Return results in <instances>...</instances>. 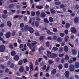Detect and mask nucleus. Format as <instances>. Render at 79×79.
Here are the masks:
<instances>
[{"label": "nucleus", "instance_id": "nucleus-1", "mask_svg": "<svg viewBox=\"0 0 79 79\" xmlns=\"http://www.w3.org/2000/svg\"><path fill=\"white\" fill-rule=\"evenodd\" d=\"M5 46L4 45H1L0 46V52H3L5 50Z\"/></svg>", "mask_w": 79, "mask_h": 79}, {"label": "nucleus", "instance_id": "nucleus-2", "mask_svg": "<svg viewBox=\"0 0 79 79\" xmlns=\"http://www.w3.org/2000/svg\"><path fill=\"white\" fill-rule=\"evenodd\" d=\"M70 30L72 33H76L77 32V31L74 27H71Z\"/></svg>", "mask_w": 79, "mask_h": 79}, {"label": "nucleus", "instance_id": "nucleus-3", "mask_svg": "<svg viewBox=\"0 0 79 79\" xmlns=\"http://www.w3.org/2000/svg\"><path fill=\"white\" fill-rule=\"evenodd\" d=\"M75 69L74 68V66L73 64H71L69 66V70L70 71H74Z\"/></svg>", "mask_w": 79, "mask_h": 79}, {"label": "nucleus", "instance_id": "nucleus-4", "mask_svg": "<svg viewBox=\"0 0 79 79\" xmlns=\"http://www.w3.org/2000/svg\"><path fill=\"white\" fill-rule=\"evenodd\" d=\"M42 60V58H39L38 60H36V61L35 62V65H39V62H40L41 60Z\"/></svg>", "mask_w": 79, "mask_h": 79}, {"label": "nucleus", "instance_id": "nucleus-5", "mask_svg": "<svg viewBox=\"0 0 79 79\" xmlns=\"http://www.w3.org/2000/svg\"><path fill=\"white\" fill-rule=\"evenodd\" d=\"M50 56L52 58H56L57 56V55L55 53H52L50 55Z\"/></svg>", "mask_w": 79, "mask_h": 79}, {"label": "nucleus", "instance_id": "nucleus-6", "mask_svg": "<svg viewBox=\"0 0 79 79\" xmlns=\"http://www.w3.org/2000/svg\"><path fill=\"white\" fill-rule=\"evenodd\" d=\"M28 30L31 34H32V33H33L34 31V29L31 27H30L29 28Z\"/></svg>", "mask_w": 79, "mask_h": 79}, {"label": "nucleus", "instance_id": "nucleus-7", "mask_svg": "<svg viewBox=\"0 0 79 79\" xmlns=\"http://www.w3.org/2000/svg\"><path fill=\"white\" fill-rule=\"evenodd\" d=\"M65 76L66 77H69V72L68 71H66L65 73Z\"/></svg>", "mask_w": 79, "mask_h": 79}, {"label": "nucleus", "instance_id": "nucleus-8", "mask_svg": "<svg viewBox=\"0 0 79 79\" xmlns=\"http://www.w3.org/2000/svg\"><path fill=\"white\" fill-rule=\"evenodd\" d=\"M11 36V33L8 32L6 35V38H9Z\"/></svg>", "mask_w": 79, "mask_h": 79}, {"label": "nucleus", "instance_id": "nucleus-9", "mask_svg": "<svg viewBox=\"0 0 79 79\" xmlns=\"http://www.w3.org/2000/svg\"><path fill=\"white\" fill-rule=\"evenodd\" d=\"M74 66L76 68L78 69L79 68V63L77 62L75 63Z\"/></svg>", "mask_w": 79, "mask_h": 79}, {"label": "nucleus", "instance_id": "nucleus-10", "mask_svg": "<svg viewBox=\"0 0 79 79\" xmlns=\"http://www.w3.org/2000/svg\"><path fill=\"white\" fill-rule=\"evenodd\" d=\"M45 16H46V14H45V12H42V13L41 14V17L42 18H44V17H45Z\"/></svg>", "mask_w": 79, "mask_h": 79}, {"label": "nucleus", "instance_id": "nucleus-11", "mask_svg": "<svg viewBox=\"0 0 79 79\" xmlns=\"http://www.w3.org/2000/svg\"><path fill=\"white\" fill-rule=\"evenodd\" d=\"M16 54V52L15 51H12L11 52V55L12 56H15Z\"/></svg>", "mask_w": 79, "mask_h": 79}, {"label": "nucleus", "instance_id": "nucleus-12", "mask_svg": "<svg viewBox=\"0 0 79 79\" xmlns=\"http://www.w3.org/2000/svg\"><path fill=\"white\" fill-rule=\"evenodd\" d=\"M72 51V53L73 55H75L77 54V51H76V49H73Z\"/></svg>", "mask_w": 79, "mask_h": 79}, {"label": "nucleus", "instance_id": "nucleus-13", "mask_svg": "<svg viewBox=\"0 0 79 79\" xmlns=\"http://www.w3.org/2000/svg\"><path fill=\"white\" fill-rule=\"evenodd\" d=\"M19 56L17 55H16L14 57V59L16 61H18L19 60Z\"/></svg>", "mask_w": 79, "mask_h": 79}, {"label": "nucleus", "instance_id": "nucleus-14", "mask_svg": "<svg viewBox=\"0 0 79 79\" xmlns=\"http://www.w3.org/2000/svg\"><path fill=\"white\" fill-rule=\"evenodd\" d=\"M23 17V15H15L14 16V18H22V17Z\"/></svg>", "mask_w": 79, "mask_h": 79}, {"label": "nucleus", "instance_id": "nucleus-15", "mask_svg": "<svg viewBox=\"0 0 79 79\" xmlns=\"http://www.w3.org/2000/svg\"><path fill=\"white\" fill-rule=\"evenodd\" d=\"M79 21V18L76 17L74 19V22L75 23H77Z\"/></svg>", "mask_w": 79, "mask_h": 79}, {"label": "nucleus", "instance_id": "nucleus-16", "mask_svg": "<svg viewBox=\"0 0 79 79\" xmlns=\"http://www.w3.org/2000/svg\"><path fill=\"white\" fill-rule=\"evenodd\" d=\"M56 73V69H54L51 71L52 74H55Z\"/></svg>", "mask_w": 79, "mask_h": 79}, {"label": "nucleus", "instance_id": "nucleus-17", "mask_svg": "<svg viewBox=\"0 0 79 79\" xmlns=\"http://www.w3.org/2000/svg\"><path fill=\"white\" fill-rule=\"evenodd\" d=\"M19 71L20 73H23L24 71V67L23 66H21L20 67L19 69Z\"/></svg>", "mask_w": 79, "mask_h": 79}, {"label": "nucleus", "instance_id": "nucleus-18", "mask_svg": "<svg viewBox=\"0 0 79 79\" xmlns=\"http://www.w3.org/2000/svg\"><path fill=\"white\" fill-rule=\"evenodd\" d=\"M50 11H51L52 14H55V13H56V11H55V10L53 9H50Z\"/></svg>", "mask_w": 79, "mask_h": 79}, {"label": "nucleus", "instance_id": "nucleus-19", "mask_svg": "<svg viewBox=\"0 0 79 79\" xmlns=\"http://www.w3.org/2000/svg\"><path fill=\"white\" fill-rule=\"evenodd\" d=\"M7 25L9 27H11L12 24L10 21H8L7 22Z\"/></svg>", "mask_w": 79, "mask_h": 79}, {"label": "nucleus", "instance_id": "nucleus-20", "mask_svg": "<svg viewBox=\"0 0 79 79\" xmlns=\"http://www.w3.org/2000/svg\"><path fill=\"white\" fill-rule=\"evenodd\" d=\"M15 66V64L12 63L10 64V68L13 69V68H14Z\"/></svg>", "mask_w": 79, "mask_h": 79}, {"label": "nucleus", "instance_id": "nucleus-21", "mask_svg": "<svg viewBox=\"0 0 79 79\" xmlns=\"http://www.w3.org/2000/svg\"><path fill=\"white\" fill-rule=\"evenodd\" d=\"M44 22L46 23H47L48 24L49 23V21H48V20L47 18H44Z\"/></svg>", "mask_w": 79, "mask_h": 79}, {"label": "nucleus", "instance_id": "nucleus-22", "mask_svg": "<svg viewBox=\"0 0 79 79\" xmlns=\"http://www.w3.org/2000/svg\"><path fill=\"white\" fill-rule=\"evenodd\" d=\"M47 32L48 34H50V35H53V32H51L50 30H47Z\"/></svg>", "mask_w": 79, "mask_h": 79}, {"label": "nucleus", "instance_id": "nucleus-23", "mask_svg": "<svg viewBox=\"0 0 79 79\" xmlns=\"http://www.w3.org/2000/svg\"><path fill=\"white\" fill-rule=\"evenodd\" d=\"M9 48H10V49H13V48H14V47L13 46V45L12 44H10Z\"/></svg>", "mask_w": 79, "mask_h": 79}, {"label": "nucleus", "instance_id": "nucleus-24", "mask_svg": "<svg viewBox=\"0 0 79 79\" xmlns=\"http://www.w3.org/2000/svg\"><path fill=\"white\" fill-rule=\"evenodd\" d=\"M59 69L60 70V69H61L62 68H63V65H62L61 64H60L58 66Z\"/></svg>", "mask_w": 79, "mask_h": 79}, {"label": "nucleus", "instance_id": "nucleus-25", "mask_svg": "<svg viewBox=\"0 0 79 79\" xmlns=\"http://www.w3.org/2000/svg\"><path fill=\"white\" fill-rule=\"evenodd\" d=\"M35 36H40V34L38 31H35Z\"/></svg>", "mask_w": 79, "mask_h": 79}, {"label": "nucleus", "instance_id": "nucleus-26", "mask_svg": "<svg viewBox=\"0 0 79 79\" xmlns=\"http://www.w3.org/2000/svg\"><path fill=\"white\" fill-rule=\"evenodd\" d=\"M64 50L65 52H68V46H66L64 47Z\"/></svg>", "mask_w": 79, "mask_h": 79}, {"label": "nucleus", "instance_id": "nucleus-27", "mask_svg": "<svg viewBox=\"0 0 79 79\" xmlns=\"http://www.w3.org/2000/svg\"><path fill=\"white\" fill-rule=\"evenodd\" d=\"M35 24L36 27H38L39 25V22L36 21L35 22Z\"/></svg>", "mask_w": 79, "mask_h": 79}, {"label": "nucleus", "instance_id": "nucleus-28", "mask_svg": "<svg viewBox=\"0 0 79 79\" xmlns=\"http://www.w3.org/2000/svg\"><path fill=\"white\" fill-rule=\"evenodd\" d=\"M49 21H50V22H52L53 21V18H52V17H50L49 18Z\"/></svg>", "mask_w": 79, "mask_h": 79}, {"label": "nucleus", "instance_id": "nucleus-29", "mask_svg": "<svg viewBox=\"0 0 79 79\" xmlns=\"http://www.w3.org/2000/svg\"><path fill=\"white\" fill-rule=\"evenodd\" d=\"M46 46L47 47H49L50 46V43L48 41L46 43Z\"/></svg>", "mask_w": 79, "mask_h": 79}, {"label": "nucleus", "instance_id": "nucleus-30", "mask_svg": "<svg viewBox=\"0 0 79 79\" xmlns=\"http://www.w3.org/2000/svg\"><path fill=\"white\" fill-rule=\"evenodd\" d=\"M46 68H47V66H46V65H44L42 67L43 71H45V70L46 69Z\"/></svg>", "mask_w": 79, "mask_h": 79}, {"label": "nucleus", "instance_id": "nucleus-31", "mask_svg": "<svg viewBox=\"0 0 79 79\" xmlns=\"http://www.w3.org/2000/svg\"><path fill=\"white\" fill-rule=\"evenodd\" d=\"M16 35V31L14 30L13 31L12 33V36H15Z\"/></svg>", "mask_w": 79, "mask_h": 79}, {"label": "nucleus", "instance_id": "nucleus-32", "mask_svg": "<svg viewBox=\"0 0 79 79\" xmlns=\"http://www.w3.org/2000/svg\"><path fill=\"white\" fill-rule=\"evenodd\" d=\"M70 26V25L69 24V23H66L65 25V27L67 29H68V28H69Z\"/></svg>", "mask_w": 79, "mask_h": 79}, {"label": "nucleus", "instance_id": "nucleus-33", "mask_svg": "<svg viewBox=\"0 0 79 79\" xmlns=\"http://www.w3.org/2000/svg\"><path fill=\"white\" fill-rule=\"evenodd\" d=\"M69 58V56H68V54H67L65 57V60H68Z\"/></svg>", "mask_w": 79, "mask_h": 79}, {"label": "nucleus", "instance_id": "nucleus-34", "mask_svg": "<svg viewBox=\"0 0 79 79\" xmlns=\"http://www.w3.org/2000/svg\"><path fill=\"white\" fill-rule=\"evenodd\" d=\"M36 8L37 9H42V8H43V6H36Z\"/></svg>", "mask_w": 79, "mask_h": 79}, {"label": "nucleus", "instance_id": "nucleus-35", "mask_svg": "<svg viewBox=\"0 0 79 79\" xmlns=\"http://www.w3.org/2000/svg\"><path fill=\"white\" fill-rule=\"evenodd\" d=\"M28 28H29V27H28V26L27 25L24 28V29L25 31H27L28 30Z\"/></svg>", "mask_w": 79, "mask_h": 79}, {"label": "nucleus", "instance_id": "nucleus-36", "mask_svg": "<svg viewBox=\"0 0 79 79\" xmlns=\"http://www.w3.org/2000/svg\"><path fill=\"white\" fill-rule=\"evenodd\" d=\"M44 39V37L43 36H41L40 37V40H42V41H43Z\"/></svg>", "mask_w": 79, "mask_h": 79}, {"label": "nucleus", "instance_id": "nucleus-37", "mask_svg": "<svg viewBox=\"0 0 79 79\" xmlns=\"http://www.w3.org/2000/svg\"><path fill=\"white\" fill-rule=\"evenodd\" d=\"M68 38H69V37L67 35L64 38V40L65 42H68Z\"/></svg>", "mask_w": 79, "mask_h": 79}, {"label": "nucleus", "instance_id": "nucleus-38", "mask_svg": "<svg viewBox=\"0 0 79 79\" xmlns=\"http://www.w3.org/2000/svg\"><path fill=\"white\" fill-rule=\"evenodd\" d=\"M61 4V2H55V4L56 5H60Z\"/></svg>", "mask_w": 79, "mask_h": 79}, {"label": "nucleus", "instance_id": "nucleus-39", "mask_svg": "<svg viewBox=\"0 0 79 79\" xmlns=\"http://www.w3.org/2000/svg\"><path fill=\"white\" fill-rule=\"evenodd\" d=\"M40 12L39 11H37L36 12V14L37 16H39L40 15Z\"/></svg>", "mask_w": 79, "mask_h": 79}, {"label": "nucleus", "instance_id": "nucleus-40", "mask_svg": "<svg viewBox=\"0 0 79 79\" xmlns=\"http://www.w3.org/2000/svg\"><path fill=\"white\" fill-rule=\"evenodd\" d=\"M60 35L61 37H63L64 36V34L63 33H60Z\"/></svg>", "mask_w": 79, "mask_h": 79}, {"label": "nucleus", "instance_id": "nucleus-41", "mask_svg": "<svg viewBox=\"0 0 79 79\" xmlns=\"http://www.w3.org/2000/svg\"><path fill=\"white\" fill-rule=\"evenodd\" d=\"M63 51V48H59V52L60 53H61Z\"/></svg>", "mask_w": 79, "mask_h": 79}, {"label": "nucleus", "instance_id": "nucleus-42", "mask_svg": "<svg viewBox=\"0 0 79 79\" xmlns=\"http://www.w3.org/2000/svg\"><path fill=\"white\" fill-rule=\"evenodd\" d=\"M20 27L23 28L24 27V23H21L20 24Z\"/></svg>", "mask_w": 79, "mask_h": 79}, {"label": "nucleus", "instance_id": "nucleus-43", "mask_svg": "<svg viewBox=\"0 0 79 79\" xmlns=\"http://www.w3.org/2000/svg\"><path fill=\"white\" fill-rule=\"evenodd\" d=\"M0 40L2 41V43H3V44H5V42H6V41H4L3 39L1 37H0Z\"/></svg>", "mask_w": 79, "mask_h": 79}, {"label": "nucleus", "instance_id": "nucleus-44", "mask_svg": "<svg viewBox=\"0 0 79 79\" xmlns=\"http://www.w3.org/2000/svg\"><path fill=\"white\" fill-rule=\"evenodd\" d=\"M49 64H52L53 63V61L52 60H50L48 61Z\"/></svg>", "mask_w": 79, "mask_h": 79}, {"label": "nucleus", "instance_id": "nucleus-45", "mask_svg": "<svg viewBox=\"0 0 79 79\" xmlns=\"http://www.w3.org/2000/svg\"><path fill=\"white\" fill-rule=\"evenodd\" d=\"M31 14L32 16H35V13L34 11L31 12Z\"/></svg>", "mask_w": 79, "mask_h": 79}, {"label": "nucleus", "instance_id": "nucleus-46", "mask_svg": "<svg viewBox=\"0 0 79 79\" xmlns=\"http://www.w3.org/2000/svg\"><path fill=\"white\" fill-rule=\"evenodd\" d=\"M58 49V48L56 47H54L52 48L53 50H54V51H56Z\"/></svg>", "mask_w": 79, "mask_h": 79}, {"label": "nucleus", "instance_id": "nucleus-47", "mask_svg": "<svg viewBox=\"0 0 79 79\" xmlns=\"http://www.w3.org/2000/svg\"><path fill=\"white\" fill-rule=\"evenodd\" d=\"M53 31L54 32H56L58 31V29L56 28H54L53 29Z\"/></svg>", "mask_w": 79, "mask_h": 79}, {"label": "nucleus", "instance_id": "nucleus-48", "mask_svg": "<svg viewBox=\"0 0 79 79\" xmlns=\"http://www.w3.org/2000/svg\"><path fill=\"white\" fill-rule=\"evenodd\" d=\"M19 65H21V64H23V60H21L19 61Z\"/></svg>", "mask_w": 79, "mask_h": 79}, {"label": "nucleus", "instance_id": "nucleus-49", "mask_svg": "<svg viewBox=\"0 0 79 79\" xmlns=\"http://www.w3.org/2000/svg\"><path fill=\"white\" fill-rule=\"evenodd\" d=\"M0 67L2 69H5V67L4 66V65L3 64H1L0 65Z\"/></svg>", "mask_w": 79, "mask_h": 79}, {"label": "nucleus", "instance_id": "nucleus-50", "mask_svg": "<svg viewBox=\"0 0 79 79\" xmlns=\"http://www.w3.org/2000/svg\"><path fill=\"white\" fill-rule=\"evenodd\" d=\"M30 69H31L33 70H33H34V69L33 68V64H31L30 65Z\"/></svg>", "mask_w": 79, "mask_h": 79}, {"label": "nucleus", "instance_id": "nucleus-51", "mask_svg": "<svg viewBox=\"0 0 79 79\" xmlns=\"http://www.w3.org/2000/svg\"><path fill=\"white\" fill-rule=\"evenodd\" d=\"M23 60L24 61V63H26L27 62V59H24Z\"/></svg>", "mask_w": 79, "mask_h": 79}, {"label": "nucleus", "instance_id": "nucleus-52", "mask_svg": "<svg viewBox=\"0 0 79 79\" xmlns=\"http://www.w3.org/2000/svg\"><path fill=\"white\" fill-rule=\"evenodd\" d=\"M57 41L58 42H61L62 41V39L61 38H58L57 39Z\"/></svg>", "mask_w": 79, "mask_h": 79}, {"label": "nucleus", "instance_id": "nucleus-53", "mask_svg": "<svg viewBox=\"0 0 79 79\" xmlns=\"http://www.w3.org/2000/svg\"><path fill=\"white\" fill-rule=\"evenodd\" d=\"M64 66L65 68H68V64H65Z\"/></svg>", "mask_w": 79, "mask_h": 79}, {"label": "nucleus", "instance_id": "nucleus-54", "mask_svg": "<svg viewBox=\"0 0 79 79\" xmlns=\"http://www.w3.org/2000/svg\"><path fill=\"white\" fill-rule=\"evenodd\" d=\"M27 46L28 47H32V44H31L29 43H27Z\"/></svg>", "mask_w": 79, "mask_h": 79}, {"label": "nucleus", "instance_id": "nucleus-55", "mask_svg": "<svg viewBox=\"0 0 79 79\" xmlns=\"http://www.w3.org/2000/svg\"><path fill=\"white\" fill-rule=\"evenodd\" d=\"M43 57L44 58V59H45V60H47V59H48V57H47L46 56L44 55L43 56Z\"/></svg>", "mask_w": 79, "mask_h": 79}, {"label": "nucleus", "instance_id": "nucleus-56", "mask_svg": "<svg viewBox=\"0 0 79 79\" xmlns=\"http://www.w3.org/2000/svg\"><path fill=\"white\" fill-rule=\"evenodd\" d=\"M11 64V61H9L7 63V65L8 66H10V64Z\"/></svg>", "mask_w": 79, "mask_h": 79}, {"label": "nucleus", "instance_id": "nucleus-57", "mask_svg": "<svg viewBox=\"0 0 79 79\" xmlns=\"http://www.w3.org/2000/svg\"><path fill=\"white\" fill-rule=\"evenodd\" d=\"M13 7V5L12 4H11L9 5V7L10 8H12Z\"/></svg>", "mask_w": 79, "mask_h": 79}, {"label": "nucleus", "instance_id": "nucleus-58", "mask_svg": "<svg viewBox=\"0 0 79 79\" xmlns=\"http://www.w3.org/2000/svg\"><path fill=\"white\" fill-rule=\"evenodd\" d=\"M3 13L4 14H5V15H6L8 13V11H7V10H4Z\"/></svg>", "mask_w": 79, "mask_h": 79}, {"label": "nucleus", "instance_id": "nucleus-59", "mask_svg": "<svg viewBox=\"0 0 79 79\" xmlns=\"http://www.w3.org/2000/svg\"><path fill=\"white\" fill-rule=\"evenodd\" d=\"M73 62V60L70 59L69 60V63H72Z\"/></svg>", "mask_w": 79, "mask_h": 79}, {"label": "nucleus", "instance_id": "nucleus-60", "mask_svg": "<svg viewBox=\"0 0 79 79\" xmlns=\"http://www.w3.org/2000/svg\"><path fill=\"white\" fill-rule=\"evenodd\" d=\"M64 5L63 4H61L60 5V7L61 8H64Z\"/></svg>", "mask_w": 79, "mask_h": 79}, {"label": "nucleus", "instance_id": "nucleus-61", "mask_svg": "<svg viewBox=\"0 0 79 79\" xmlns=\"http://www.w3.org/2000/svg\"><path fill=\"white\" fill-rule=\"evenodd\" d=\"M46 77H50V75L48 73H47L46 74Z\"/></svg>", "mask_w": 79, "mask_h": 79}, {"label": "nucleus", "instance_id": "nucleus-62", "mask_svg": "<svg viewBox=\"0 0 79 79\" xmlns=\"http://www.w3.org/2000/svg\"><path fill=\"white\" fill-rule=\"evenodd\" d=\"M64 56V54L63 53L60 54L59 55V56H60V57H63V56Z\"/></svg>", "mask_w": 79, "mask_h": 79}, {"label": "nucleus", "instance_id": "nucleus-63", "mask_svg": "<svg viewBox=\"0 0 79 79\" xmlns=\"http://www.w3.org/2000/svg\"><path fill=\"white\" fill-rule=\"evenodd\" d=\"M64 32L65 34H68V30H66L64 31Z\"/></svg>", "mask_w": 79, "mask_h": 79}, {"label": "nucleus", "instance_id": "nucleus-64", "mask_svg": "<svg viewBox=\"0 0 79 79\" xmlns=\"http://www.w3.org/2000/svg\"><path fill=\"white\" fill-rule=\"evenodd\" d=\"M24 45H23V44H21L20 45V48H23Z\"/></svg>", "mask_w": 79, "mask_h": 79}]
</instances>
